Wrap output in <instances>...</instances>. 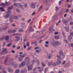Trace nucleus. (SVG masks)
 <instances>
[{"mask_svg": "<svg viewBox=\"0 0 73 73\" xmlns=\"http://www.w3.org/2000/svg\"><path fill=\"white\" fill-rule=\"evenodd\" d=\"M24 71H25V72H26L27 71V70L26 69H25L24 70H22L21 71V73H24Z\"/></svg>", "mask_w": 73, "mask_h": 73, "instance_id": "nucleus-25", "label": "nucleus"}, {"mask_svg": "<svg viewBox=\"0 0 73 73\" xmlns=\"http://www.w3.org/2000/svg\"><path fill=\"white\" fill-rule=\"evenodd\" d=\"M59 9V7L56 6L55 7V10L57 11Z\"/></svg>", "mask_w": 73, "mask_h": 73, "instance_id": "nucleus-34", "label": "nucleus"}, {"mask_svg": "<svg viewBox=\"0 0 73 73\" xmlns=\"http://www.w3.org/2000/svg\"><path fill=\"white\" fill-rule=\"evenodd\" d=\"M15 38L17 39L15 40V42L18 41L20 40V37L19 36H15Z\"/></svg>", "mask_w": 73, "mask_h": 73, "instance_id": "nucleus-8", "label": "nucleus"}, {"mask_svg": "<svg viewBox=\"0 0 73 73\" xmlns=\"http://www.w3.org/2000/svg\"><path fill=\"white\" fill-rule=\"evenodd\" d=\"M41 63L42 65V66L43 67H44L45 66V64H44V62H42Z\"/></svg>", "mask_w": 73, "mask_h": 73, "instance_id": "nucleus-48", "label": "nucleus"}, {"mask_svg": "<svg viewBox=\"0 0 73 73\" xmlns=\"http://www.w3.org/2000/svg\"><path fill=\"white\" fill-rule=\"evenodd\" d=\"M52 29V26H50V27L49 28V31H51V32L55 31V30L54 29H52V31H51V30Z\"/></svg>", "mask_w": 73, "mask_h": 73, "instance_id": "nucleus-16", "label": "nucleus"}, {"mask_svg": "<svg viewBox=\"0 0 73 73\" xmlns=\"http://www.w3.org/2000/svg\"><path fill=\"white\" fill-rule=\"evenodd\" d=\"M19 71L20 70H16L15 71V73H18Z\"/></svg>", "mask_w": 73, "mask_h": 73, "instance_id": "nucleus-45", "label": "nucleus"}, {"mask_svg": "<svg viewBox=\"0 0 73 73\" xmlns=\"http://www.w3.org/2000/svg\"><path fill=\"white\" fill-rule=\"evenodd\" d=\"M20 7L21 8V9L22 10H24V8L23 7V6L22 5H21V6H20Z\"/></svg>", "mask_w": 73, "mask_h": 73, "instance_id": "nucleus-33", "label": "nucleus"}, {"mask_svg": "<svg viewBox=\"0 0 73 73\" xmlns=\"http://www.w3.org/2000/svg\"><path fill=\"white\" fill-rule=\"evenodd\" d=\"M9 37L8 36H5V39L6 40H8L9 39Z\"/></svg>", "mask_w": 73, "mask_h": 73, "instance_id": "nucleus-17", "label": "nucleus"}, {"mask_svg": "<svg viewBox=\"0 0 73 73\" xmlns=\"http://www.w3.org/2000/svg\"><path fill=\"white\" fill-rule=\"evenodd\" d=\"M57 62H55L54 63V64H53L52 65L53 66H56V65L57 64H58L57 63Z\"/></svg>", "mask_w": 73, "mask_h": 73, "instance_id": "nucleus-27", "label": "nucleus"}, {"mask_svg": "<svg viewBox=\"0 0 73 73\" xmlns=\"http://www.w3.org/2000/svg\"><path fill=\"white\" fill-rule=\"evenodd\" d=\"M63 14V11H60L59 13V15H61Z\"/></svg>", "mask_w": 73, "mask_h": 73, "instance_id": "nucleus-39", "label": "nucleus"}, {"mask_svg": "<svg viewBox=\"0 0 73 73\" xmlns=\"http://www.w3.org/2000/svg\"><path fill=\"white\" fill-rule=\"evenodd\" d=\"M70 12L71 13H73V9H72L70 11Z\"/></svg>", "mask_w": 73, "mask_h": 73, "instance_id": "nucleus-64", "label": "nucleus"}, {"mask_svg": "<svg viewBox=\"0 0 73 73\" xmlns=\"http://www.w3.org/2000/svg\"><path fill=\"white\" fill-rule=\"evenodd\" d=\"M61 1H60L59 2L58 5H61Z\"/></svg>", "mask_w": 73, "mask_h": 73, "instance_id": "nucleus-49", "label": "nucleus"}, {"mask_svg": "<svg viewBox=\"0 0 73 73\" xmlns=\"http://www.w3.org/2000/svg\"><path fill=\"white\" fill-rule=\"evenodd\" d=\"M30 63L29 62H28L27 63V65L28 66V70H32L33 68V65L32 64H31L30 66Z\"/></svg>", "mask_w": 73, "mask_h": 73, "instance_id": "nucleus-2", "label": "nucleus"}, {"mask_svg": "<svg viewBox=\"0 0 73 73\" xmlns=\"http://www.w3.org/2000/svg\"><path fill=\"white\" fill-rule=\"evenodd\" d=\"M72 39V38L70 36H69L68 37V39L69 40H70Z\"/></svg>", "mask_w": 73, "mask_h": 73, "instance_id": "nucleus-24", "label": "nucleus"}, {"mask_svg": "<svg viewBox=\"0 0 73 73\" xmlns=\"http://www.w3.org/2000/svg\"><path fill=\"white\" fill-rule=\"evenodd\" d=\"M64 42H65L66 43H68V41L66 40L65 39H64Z\"/></svg>", "mask_w": 73, "mask_h": 73, "instance_id": "nucleus-37", "label": "nucleus"}, {"mask_svg": "<svg viewBox=\"0 0 73 73\" xmlns=\"http://www.w3.org/2000/svg\"><path fill=\"white\" fill-rule=\"evenodd\" d=\"M12 17H11V18H10V22H12L13 21V19H12Z\"/></svg>", "mask_w": 73, "mask_h": 73, "instance_id": "nucleus-38", "label": "nucleus"}, {"mask_svg": "<svg viewBox=\"0 0 73 73\" xmlns=\"http://www.w3.org/2000/svg\"><path fill=\"white\" fill-rule=\"evenodd\" d=\"M2 51L3 52H5L6 51V48H4L3 49Z\"/></svg>", "mask_w": 73, "mask_h": 73, "instance_id": "nucleus-42", "label": "nucleus"}, {"mask_svg": "<svg viewBox=\"0 0 73 73\" xmlns=\"http://www.w3.org/2000/svg\"><path fill=\"white\" fill-rule=\"evenodd\" d=\"M58 32H56L54 33V34L55 35H56L58 34Z\"/></svg>", "mask_w": 73, "mask_h": 73, "instance_id": "nucleus-60", "label": "nucleus"}, {"mask_svg": "<svg viewBox=\"0 0 73 73\" xmlns=\"http://www.w3.org/2000/svg\"><path fill=\"white\" fill-rule=\"evenodd\" d=\"M63 28L65 29H66V31H67L68 32L69 31V27H63Z\"/></svg>", "mask_w": 73, "mask_h": 73, "instance_id": "nucleus-13", "label": "nucleus"}, {"mask_svg": "<svg viewBox=\"0 0 73 73\" xmlns=\"http://www.w3.org/2000/svg\"><path fill=\"white\" fill-rule=\"evenodd\" d=\"M17 66V64H14V65H13V67L15 68H16Z\"/></svg>", "mask_w": 73, "mask_h": 73, "instance_id": "nucleus-50", "label": "nucleus"}, {"mask_svg": "<svg viewBox=\"0 0 73 73\" xmlns=\"http://www.w3.org/2000/svg\"><path fill=\"white\" fill-rule=\"evenodd\" d=\"M53 63L52 62H49L48 63V65L49 66H50V65L52 64Z\"/></svg>", "mask_w": 73, "mask_h": 73, "instance_id": "nucleus-31", "label": "nucleus"}, {"mask_svg": "<svg viewBox=\"0 0 73 73\" xmlns=\"http://www.w3.org/2000/svg\"><path fill=\"white\" fill-rule=\"evenodd\" d=\"M25 55V53L24 54L22 55L21 54L19 55L20 58H19V61H21Z\"/></svg>", "mask_w": 73, "mask_h": 73, "instance_id": "nucleus-4", "label": "nucleus"}, {"mask_svg": "<svg viewBox=\"0 0 73 73\" xmlns=\"http://www.w3.org/2000/svg\"><path fill=\"white\" fill-rule=\"evenodd\" d=\"M13 19H18V17L17 16H14L13 17Z\"/></svg>", "mask_w": 73, "mask_h": 73, "instance_id": "nucleus-32", "label": "nucleus"}, {"mask_svg": "<svg viewBox=\"0 0 73 73\" xmlns=\"http://www.w3.org/2000/svg\"><path fill=\"white\" fill-rule=\"evenodd\" d=\"M1 38V40H3V39H4V36H3L2 38Z\"/></svg>", "mask_w": 73, "mask_h": 73, "instance_id": "nucleus-63", "label": "nucleus"}, {"mask_svg": "<svg viewBox=\"0 0 73 73\" xmlns=\"http://www.w3.org/2000/svg\"><path fill=\"white\" fill-rule=\"evenodd\" d=\"M31 47H29L27 49V50H29L31 49Z\"/></svg>", "mask_w": 73, "mask_h": 73, "instance_id": "nucleus-61", "label": "nucleus"}, {"mask_svg": "<svg viewBox=\"0 0 73 73\" xmlns=\"http://www.w3.org/2000/svg\"><path fill=\"white\" fill-rule=\"evenodd\" d=\"M35 62H36V60H33L32 61V63L33 64H34Z\"/></svg>", "mask_w": 73, "mask_h": 73, "instance_id": "nucleus-47", "label": "nucleus"}, {"mask_svg": "<svg viewBox=\"0 0 73 73\" xmlns=\"http://www.w3.org/2000/svg\"><path fill=\"white\" fill-rule=\"evenodd\" d=\"M70 36H73V32L71 33H70Z\"/></svg>", "mask_w": 73, "mask_h": 73, "instance_id": "nucleus-52", "label": "nucleus"}, {"mask_svg": "<svg viewBox=\"0 0 73 73\" xmlns=\"http://www.w3.org/2000/svg\"><path fill=\"white\" fill-rule=\"evenodd\" d=\"M24 7L25 8H27V3H25L24 4Z\"/></svg>", "mask_w": 73, "mask_h": 73, "instance_id": "nucleus-44", "label": "nucleus"}, {"mask_svg": "<svg viewBox=\"0 0 73 73\" xmlns=\"http://www.w3.org/2000/svg\"><path fill=\"white\" fill-rule=\"evenodd\" d=\"M11 43L9 44H7V46H8V47L10 46H11Z\"/></svg>", "mask_w": 73, "mask_h": 73, "instance_id": "nucleus-51", "label": "nucleus"}, {"mask_svg": "<svg viewBox=\"0 0 73 73\" xmlns=\"http://www.w3.org/2000/svg\"><path fill=\"white\" fill-rule=\"evenodd\" d=\"M25 60L26 61L29 62L30 61L29 58V57H26L25 59Z\"/></svg>", "mask_w": 73, "mask_h": 73, "instance_id": "nucleus-14", "label": "nucleus"}, {"mask_svg": "<svg viewBox=\"0 0 73 73\" xmlns=\"http://www.w3.org/2000/svg\"><path fill=\"white\" fill-rule=\"evenodd\" d=\"M57 62L56 63L57 64H61V61L60 60L58 59H57Z\"/></svg>", "mask_w": 73, "mask_h": 73, "instance_id": "nucleus-9", "label": "nucleus"}, {"mask_svg": "<svg viewBox=\"0 0 73 73\" xmlns=\"http://www.w3.org/2000/svg\"><path fill=\"white\" fill-rule=\"evenodd\" d=\"M70 10L68 9H67L66 11H65V12L66 13L69 12Z\"/></svg>", "mask_w": 73, "mask_h": 73, "instance_id": "nucleus-41", "label": "nucleus"}, {"mask_svg": "<svg viewBox=\"0 0 73 73\" xmlns=\"http://www.w3.org/2000/svg\"><path fill=\"white\" fill-rule=\"evenodd\" d=\"M73 20V19H72V17H70V18L68 19V22L69 21H72Z\"/></svg>", "mask_w": 73, "mask_h": 73, "instance_id": "nucleus-20", "label": "nucleus"}, {"mask_svg": "<svg viewBox=\"0 0 73 73\" xmlns=\"http://www.w3.org/2000/svg\"><path fill=\"white\" fill-rule=\"evenodd\" d=\"M7 69L8 70V71L9 72H12L13 71V70L11 69L10 68H9Z\"/></svg>", "mask_w": 73, "mask_h": 73, "instance_id": "nucleus-22", "label": "nucleus"}, {"mask_svg": "<svg viewBox=\"0 0 73 73\" xmlns=\"http://www.w3.org/2000/svg\"><path fill=\"white\" fill-rule=\"evenodd\" d=\"M25 61L22 62L20 64L19 67H22V66H25Z\"/></svg>", "mask_w": 73, "mask_h": 73, "instance_id": "nucleus-7", "label": "nucleus"}, {"mask_svg": "<svg viewBox=\"0 0 73 73\" xmlns=\"http://www.w3.org/2000/svg\"><path fill=\"white\" fill-rule=\"evenodd\" d=\"M38 71L39 72H41L42 71V70L41 69H39V70H38Z\"/></svg>", "mask_w": 73, "mask_h": 73, "instance_id": "nucleus-56", "label": "nucleus"}, {"mask_svg": "<svg viewBox=\"0 0 73 73\" xmlns=\"http://www.w3.org/2000/svg\"><path fill=\"white\" fill-rule=\"evenodd\" d=\"M26 45L28 47H29V43L28 42H27V44H26Z\"/></svg>", "mask_w": 73, "mask_h": 73, "instance_id": "nucleus-53", "label": "nucleus"}, {"mask_svg": "<svg viewBox=\"0 0 73 73\" xmlns=\"http://www.w3.org/2000/svg\"><path fill=\"white\" fill-rule=\"evenodd\" d=\"M71 7V5L70 4H68L67 5V7L68 8H70Z\"/></svg>", "mask_w": 73, "mask_h": 73, "instance_id": "nucleus-54", "label": "nucleus"}, {"mask_svg": "<svg viewBox=\"0 0 73 73\" xmlns=\"http://www.w3.org/2000/svg\"><path fill=\"white\" fill-rule=\"evenodd\" d=\"M36 61H37V62L38 65H39V61H38V60L36 59Z\"/></svg>", "mask_w": 73, "mask_h": 73, "instance_id": "nucleus-55", "label": "nucleus"}, {"mask_svg": "<svg viewBox=\"0 0 73 73\" xmlns=\"http://www.w3.org/2000/svg\"><path fill=\"white\" fill-rule=\"evenodd\" d=\"M70 25H72L73 24V22H70Z\"/></svg>", "mask_w": 73, "mask_h": 73, "instance_id": "nucleus-62", "label": "nucleus"}, {"mask_svg": "<svg viewBox=\"0 0 73 73\" xmlns=\"http://www.w3.org/2000/svg\"><path fill=\"white\" fill-rule=\"evenodd\" d=\"M29 31L30 32L31 31H34V29H32V26H30V27H29Z\"/></svg>", "mask_w": 73, "mask_h": 73, "instance_id": "nucleus-12", "label": "nucleus"}, {"mask_svg": "<svg viewBox=\"0 0 73 73\" xmlns=\"http://www.w3.org/2000/svg\"><path fill=\"white\" fill-rule=\"evenodd\" d=\"M0 6H3V7H4L5 6V5L4 3H1V4H0Z\"/></svg>", "mask_w": 73, "mask_h": 73, "instance_id": "nucleus-46", "label": "nucleus"}, {"mask_svg": "<svg viewBox=\"0 0 73 73\" xmlns=\"http://www.w3.org/2000/svg\"><path fill=\"white\" fill-rule=\"evenodd\" d=\"M52 54H49L48 57V59H50V57L52 56Z\"/></svg>", "mask_w": 73, "mask_h": 73, "instance_id": "nucleus-18", "label": "nucleus"}, {"mask_svg": "<svg viewBox=\"0 0 73 73\" xmlns=\"http://www.w3.org/2000/svg\"><path fill=\"white\" fill-rule=\"evenodd\" d=\"M31 5H30V7L32 9H35L36 8V7L35 6V4L33 3H31Z\"/></svg>", "mask_w": 73, "mask_h": 73, "instance_id": "nucleus-6", "label": "nucleus"}, {"mask_svg": "<svg viewBox=\"0 0 73 73\" xmlns=\"http://www.w3.org/2000/svg\"><path fill=\"white\" fill-rule=\"evenodd\" d=\"M36 42V41H35L34 42H31V45H33Z\"/></svg>", "mask_w": 73, "mask_h": 73, "instance_id": "nucleus-43", "label": "nucleus"}, {"mask_svg": "<svg viewBox=\"0 0 73 73\" xmlns=\"http://www.w3.org/2000/svg\"><path fill=\"white\" fill-rule=\"evenodd\" d=\"M36 52L37 53H39L40 51H39V50H36Z\"/></svg>", "mask_w": 73, "mask_h": 73, "instance_id": "nucleus-59", "label": "nucleus"}, {"mask_svg": "<svg viewBox=\"0 0 73 73\" xmlns=\"http://www.w3.org/2000/svg\"><path fill=\"white\" fill-rule=\"evenodd\" d=\"M42 5H41L40 6V7H39V9L38 10V11H39L41 9H42Z\"/></svg>", "mask_w": 73, "mask_h": 73, "instance_id": "nucleus-36", "label": "nucleus"}, {"mask_svg": "<svg viewBox=\"0 0 73 73\" xmlns=\"http://www.w3.org/2000/svg\"><path fill=\"white\" fill-rule=\"evenodd\" d=\"M13 8V6L12 5L11 7H10L7 8V10H9L11 9H12Z\"/></svg>", "mask_w": 73, "mask_h": 73, "instance_id": "nucleus-19", "label": "nucleus"}, {"mask_svg": "<svg viewBox=\"0 0 73 73\" xmlns=\"http://www.w3.org/2000/svg\"><path fill=\"white\" fill-rule=\"evenodd\" d=\"M22 35V34L18 33L17 34H13V36L17 35L19 36H21Z\"/></svg>", "mask_w": 73, "mask_h": 73, "instance_id": "nucleus-11", "label": "nucleus"}, {"mask_svg": "<svg viewBox=\"0 0 73 73\" xmlns=\"http://www.w3.org/2000/svg\"><path fill=\"white\" fill-rule=\"evenodd\" d=\"M54 38L56 39H59V37L58 36H55L54 37Z\"/></svg>", "mask_w": 73, "mask_h": 73, "instance_id": "nucleus-30", "label": "nucleus"}, {"mask_svg": "<svg viewBox=\"0 0 73 73\" xmlns=\"http://www.w3.org/2000/svg\"><path fill=\"white\" fill-rule=\"evenodd\" d=\"M8 32H9V33L11 34V33H13V31H12V30H9L8 31Z\"/></svg>", "mask_w": 73, "mask_h": 73, "instance_id": "nucleus-40", "label": "nucleus"}, {"mask_svg": "<svg viewBox=\"0 0 73 73\" xmlns=\"http://www.w3.org/2000/svg\"><path fill=\"white\" fill-rule=\"evenodd\" d=\"M14 64V62H12L10 64V65L11 66H12Z\"/></svg>", "mask_w": 73, "mask_h": 73, "instance_id": "nucleus-58", "label": "nucleus"}, {"mask_svg": "<svg viewBox=\"0 0 73 73\" xmlns=\"http://www.w3.org/2000/svg\"><path fill=\"white\" fill-rule=\"evenodd\" d=\"M11 13V12L10 11H8L6 12V14L8 15H9V14H10Z\"/></svg>", "mask_w": 73, "mask_h": 73, "instance_id": "nucleus-26", "label": "nucleus"}, {"mask_svg": "<svg viewBox=\"0 0 73 73\" xmlns=\"http://www.w3.org/2000/svg\"><path fill=\"white\" fill-rule=\"evenodd\" d=\"M13 5L15 7H21V5H22L21 3H14Z\"/></svg>", "mask_w": 73, "mask_h": 73, "instance_id": "nucleus-5", "label": "nucleus"}, {"mask_svg": "<svg viewBox=\"0 0 73 73\" xmlns=\"http://www.w3.org/2000/svg\"><path fill=\"white\" fill-rule=\"evenodd\" d=\"M8 28V27L7 26H6V28H3V31H5V30H6Z\"/></svg>", "mask_w": 73, "mask_h": 73, "instance_id": "nucleus-28", "label": "nucleus"}, {"mask_svg": "<svg viewBox=\"0 0 73 73\" xmlns=\"http://www.w3.org/2000/svg\"><path fill=\"white\" fill-rule=\"evenodd\" d=\"M1 10L2 12H3L5 11V10L3 9V8L2 7H0V10Z\"/></svg>", "mask_w": 73, "mask_h": 73, "instance_id": "nucleus-23", "label": "nucleus"}, {"mask_svg": "<svg viewBox=\"0 0 73 73\" xmlns=\"http://www.w3.org/2000/svg\"><path fill=\"white\" fill-rule=\"evenodd\" d=\"M44 31L45 30H43L42 31H39V33H40V34H42L43 33Z\"/></svg>", "mask_w": 73, "mask_h": 73, "instance_id": "nucleus-21", "label": "nucleus"}, {"mask_svg": "<svg viewBox=\"0 0 73 73\" xmlns=\"http://www.w3.org/2000/svg\"><path fill=\"white\" fill-rule=\"evenodd\" d=\"M7 59H8V57H7L5 59L4 61V63L5 64H6L7 62Z\"/></svg>", "mask_w": 73, "mask_h": 73, "instance_id": "nucleus-15", "label": "nucleus"}, {"mask_svg": "<svg viewBox=\"0 0 73 73\" xmlns=\"http://www.w3.org/2000/svg\"><path fill=\"white\" fill-rule=\"evenodd\" d=\"M62 22L64 23H68V21H66V20L64 19H62Z\"/></svg>", "mask_w": 73, "mask_h": 73, "instance_id": "nucleus-10", "label": "nucleus"}, {"mask_svg": "<svg viewBox=\"0 0 73 73\" xmlns=\"http://www.w3.org/2000/svg\"><path fill=\"white\" fill-rule=\"evenodd\" d=\"M9 15L7 14V15H5V16L4 18H5L6 19L8 17H9Z\"/></svg>", "mask_w": 73, "mask_h": 73, "instance_id": "nucleus-35", "label": "nucleus"}, {"mask_svg": "<svg viewBox=\"0 0 73 73\" xmlns=\"http://www.w3.org/2000/svg\"><path fill=\"white\" fill-rule=\"evenodd\" d=\"M24 30L22 29H20L19 30V32H23Z\"/></svg>", "mask_w": 73, "mask_h": 73, "instance_id": "nucleus-29", "label": "nucleus"}, {"mask_svg": "<svg viewBox=\"0 0 73 73\" xmlns=\"http://www.w3.org/2000/svg\"><path fill=\"white\" fill-rule=\"evenodd\" d=\"M59 54L60 55V56H58L57 54V57L59 58L60 60L62 59L61 57V56L62 55V58H64L65 56V55L63 53V52L62 50H60L59 52Z\"/></svg>", "mask_w": 73, "mask_h": 73, "instance_id": "nucleus-1", "label": "nucleus"}, {"mask_svg": "<svg viewBox=\"0 0 73 73\" xmlns=\"http://www.w3.org/2000/svg\"><path fill=\"white\" fill-rule=\"evenodd\" d=\"M51 44L54 46H56L58 45H60V42H52L51 43Z\"/></svg>", "mask_w": 73, "mask_h": 73, "instance_id": "nucleus-3", "label": "nucleus"}, {"mask_svg": "<svg viewBox=\"0 0 73 73\" xmlns=\"http://www.w3.org/2000/svg\"><path fill=\"white\" fill-rule=\"evenodd\" d=\"M54 19H57V16H54L53 18Z\"/></svg>", "mask_w": 73, "mask_h": 73, "instance_id": "nucleus-57", "label": "nucleus"}]
</instances>
